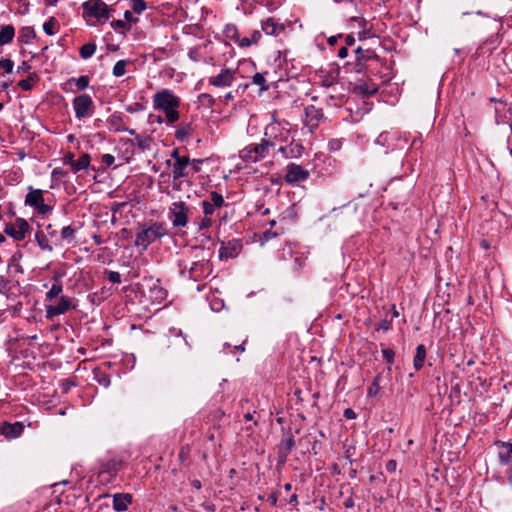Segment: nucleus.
<instances>
[{
  "instance_id": "1",
  "label": "nucleus",
  "mask_w": 512,
  "mask_h": 512,
  "mask_svg": "<svg viewBox=\"0 0 512 512\" xmlns=\"http://www.w3.org/2000/svg\"><path fill=\"white\" fill-rule=\"evenodd\" d=\"M152 104L154 110L164 113L167 124L172 125L180 119L181 99L172 90L162 89L156 92L152 97Z\"/></svg>"
},
{
  "instance_id": "2",
  "label": "nucleus",
  "mask_w": 512,
  "mask_h": 512,
  "mask_svg": "<svg viewBox=\"0 0 512 512\" xmlns=\"http://www.w3.org/2000/svg\"><path fill=\"white\" fill-rule=\"evenodd\" d=\"M264 136L277 150L289 142L291 136L290 123L272 115V121L266 125Z\"/></svg>"
},
{
  "instance_id": "3",
  "label": "nucleus",
  "mask_w": 512,
  "mask_h": 512,
  "mask_svg": "<svg viewBox=\"0 0 512 512\" xmlns=\"http://www.w3.org/2000/svg\"><path fill=\"white\" fill-rule=\"evenodd\" d=\"M83 17L88 25L90 19H95L96 23L103 24L110 19L111 8L102 0H87L82 4Z\"/></svg>"
},
{
  "instance_id": "4",
  "label": "nucleus",
  "mask_w": 512,
  "mask_h": 512,
  "mask_svg": "<svg viewBox=\"0 0 512 512\" xmlns=\"http://www.w3.org/2000/svg\"><path fill=\"white\" fill-rule=\"evenodd\" d=\"M167 234V229L164 223L153 222L148 227L141 228L136 234L134 245L141 247L143 251L158 239H161Z\"/></svg>"
},
{
  "instance_id": "5",
  "label": "nucleus",
  "mask_w": 512,
  "mask_h": 512,
  "mask_svg": "<svg viewBox=\"0 0 512 512\" xmlns=\"http://www.w3.org/2000/svg\"><path fill=\"white\" fill-rule=\"evenodd\" d=\"M276 149L265 136L258 144H251L240 151V157L247 162H258L270 155Z\"/></svg>"
},
{
  "instance_id": "6",
  "label": "nucleus",
  "mask_w": 512,
  "mask_h": 512,
  "mask_svg": "<svg viewBox=\"0 0 512 512\" xmlns=\"http://www.w3.org/2000/svg\"><path fill=\"white\" fill-rule=\"evenodd\" d=\"M25 205L32 207L40 215H48L52 212V206L45 203L44 191L29 187V192L25 197Z\"/></svg>"
},
{
  "instance_id": "7",
  "label": "nucleus",
  "mask_w": 512,
  "mask_h": 512,
  "mask_svg": "<svg viewBox=\"0 0 512 512\" xmlns=\"http://www.w3.org/2000/svg\"><path fill=\"white\" fill-rule=\"evenodd\" d=\"M189 206L184 201L173 202L169 207V219L175 228H184L188 224Z\"/></svg>"
},
{
  "instance_id": "8",
  "label": "nucleus",
  "mask_w": 512,
  "mask_h": 512,
  "mask_svg": "<svg viewBox=\"0 0 512 512\" xmlns=\"http://www.w3.org/2000/svg\"><path fill=\"white\" fill-rule=\"evenodd\" d=\"M168 166L172 168V182L175 190H180L181 179L191 177L190 158L183 161L173 162L166 161Z\"/></svg>"
},
{
  "instance_id": "9",
  "label": "nucleus",
  "mask_w": 512,
  "mask_h": 512,
  "mask_svg": "<svg viewBox=\"0 0 512 512\" xmlns=\"http://www.w3.org/2000/svg\"><path fill=\"white\" fill-rule=\"evenodd\" d=\"M72 104L77 119L90 117L93 113L94 103L88 94H81L75 97Z\"/></svg>"
},
{
  "instance_id": "10",
  "label": "nucleus",
  "mask_w": 512,
  "mask_h": 512,
  "mask_svg": "<svg viewBox=\"0 0 512 512\" xmlns=\"http://www.w3.org/2000/svg\"><path fill=\"white\" fill-rule=\"evenodd\" d=\"M72 308H75L73 299L67 296H61L57 304H45V316L47 319L51 320L56 316L65 314Z\"/></svg>"
},
{
  "instance_id": "11",
  "label": "nucleus",
  "mask_w": 512,
  "mask_h": 512,
  "mask_svg": "<svg viewBox=\"0 0 512 512\" xmlns=\"http://www.w3.org/2000/svg\"><path fill=\"white\" fill-rule=\"evenodd\" d=\"M29 229L30 226L25 219L17 218L15 222L6 224L4 232L14 240L22 241L25 239Z\"/></svg>"
},
{
  "instance_id": "12",
  "label": "nucleus",
  "mask_w": 512,
  "mask_h": 512,
  "mask_svg": "<svg viewBox=\"0 0 512 512\" xmlns=\"http://www.w3.org/2000/svg\"><path fill=\"white\" fill-rule=\"evenodd\" d=\"M323 117L324 114L321 108L314 105H309L305 108L304 126L308 129L309 133H314Z\"/></svg>"
},
{
  "instance_id": "13",
  "label": "nucleus",
  "mask_w": 512,
  "mask_h": 512,
  "mask_svg": "<svg viewBox=\"0 0 512 512\" xmlns=\"http://www.w3.org/2000/svg\"><path fill=\"white\" fill-rule=\"evenodd\" d=\"M235 70L224 68L219 74L208 78V83L216 88H226L232 86L236 80Z\"/></svg>"
},
{
  "instance_id": "14",
  "label": "nucleus",
  "mask_w": 512,
  "mask_h": 512,
  "mask_svg": "<svg viewBox=\"0 0 512 512\" xmlns=\"http://www.w3.org/2000/svg\"><path fill=\"white\" fill-rule=\"evenodd\" d=\"M225 205L224 197L217 191H212L209 194V199L201 202L203 214L211 217L217 209H220Z\"/></svg>"
},
{
  "instance_id": "15",
  "label": "nucleus",
  "mask_w": 512,
  "mask_h": 512,
  "mask_svg": "<svg viewBox=\"0 0 512 512\" xmlns=\"http://www.w3.org/2000/svg\"><path fill=\"white\" fill-rule=\"evenodd\" d=\"M309 177V171L304 169L302 166L290 163L286 168L285 182L288 184H295L301 181L307 180Z\"/></svg>"
},
{
  "instance_id": "16",
  "label": "nucleus",
  "mask_w": 512,
  "mask_h": 512,
  "mask_svg": "<svg viewBox=\"0 0 512 512\" xmlns=\"http://www.w3.org/2000/svg\"><path fill=\"white\" fill-rule=\"evenodd\" d=\"M212 272V265L208 260H200L194 262L189 269V278L194 281H199Z\"/></svg>"
},
{
  "instance_id": "17",
  "label": "nucleus",
  "mask_w": 512,
  "mask_h": 512,
  "mask_svg": "<svg viewBox=\"0 0 512 512\" xmlns=\"http://www.w3.org/2000/svg\"><path fill=\"white\" fill-rule=\"evenodd\" d=\"M121 460L109 459L101 464L99 476L102 480L111 481L114 479L120 469Z\"/></svg>"
},
{
  "instance_id": "18",
  "label": "nucleus",
  "mask_w": 512,
  "mask_h": 512,
  "mask_svg": "<svg viewBox=\"0 0 512 512\" xmlns=\"http://www.w3.org/2000/svg\"><path fill=\"white\" fill-rule=\"evenodd\" d=\"M303 152V145L300 142H296L294 140H289V142L284 146L278 147V153H280L284 159L299 158L302 156Z\"/></svg>"
},
{
  "instance_id": "19",
  "label": "nucleus",
  "mask_w": 512,
  "mask_h": 512,
  "mask_svg": "<svg viewBox=\"0 0 512 512\" xmlns=\"http://www.w3.org/2000/svg\"><path fill=\"white\" fill-rule=\"evenodd\" d=\"M24 431V425L22 422H4L0 427V434L6 439L12 440L20 437Z\"/></svg>"
},
{
  "instance_id": "20",
  "label": "nucleus",
  "mask_w": 512,
  "mask_h": 512,
  "mask_svg": "<svg viewBox=\"0 0 512 512\" xmlns=\"http://www.w3.org/2000/svg\"><path fill=\"white\" fill-rule=\"evenodd\" d=\"M108 127L113 132H128L130 135H135V129L126 127L123 117L120 114L114 113L107 119Z\"/></svg>"
},
{
  "instance_id": "21",
  "label": "nucleus",
  "mask_w": 512,
  "mask_h": 512,
  "mask_svg": "<svg viewBox=\"0 0 512 512\" xmlns=\"http://www.w3.org/2000/svg\"><path fill=\"white\" fill-rule=\"evenodd\" d=\"M261 28L265 34L272 36H278L285 30V26L273 17L263 20L261 22Z\"/></svg>"
},
{
  "instance_id": "22",
  "label": "nucleus",
  "mask_w": 512,
  "mask_h": 512,
  "mask_svg": "<svg viewBox=\"0 0 512 512\" xmlns=\"http://www.w3.org/2000/svg\"><path fill=\"white\" fill-rule=\"evenodd\" d=\"M112 498L113 509L117 512L126 511L128 506L132 503V495L129 493H116Z\"/></svg>"
},
{
  "instance_id": "23",
  "label": "nucleus",
  "mask_w": 512,
  "mask_h": 512,
  "mask_svg": "<svg viewBox=\"0 0 512 512\" xmlns=\"http://www.w3.org/2000/svg\"><path fill=\"white\" fill-rule=\"evenodd\" d=\"M354 91L361 95L370 96L378 91V86L372 81L358 80L354 84Z\"/></svg>"
},
{
  "instance_id": "24",
  "label": "nucleus",
  "mask_w": 512,
  "mask_h": 512,
  "mask_svg": "<svg viewBox=\"0 0 512 512\" xmlns=\"http://www.w3.org/2000/svg\"><path fill=\"white\" fill-rule=\"evenodd\" d=\"M261 32L259 30H254L251 32L250 36L247 37H241L239 38V40L237 41V45L238 47L242 48V49H245V48H248L252 45H256L259 43L260 39H261Z\"/></svg>"
},
{
  "instance_id": "25",
  "label": "nucleus",
  "mask_w": 512,
  "mask_h": 512,
  "mask_svg": "<svg viewBox=\"0 0 512 512\" xmlns=\"http://www.w3.org/2000/svg\"><path fill=\"white\" fill-rule=\"evenodd\" d=\"M15 37V28L11 24L0 26V47L10 44Z\"/></svg>"
},
{
  "instance_id": "26",
  "label": "nucleus",
  "mask_w": 512,
  "mask_h": 512,
  "mask_svg": "<svg viewBox=\"0 0 512 512\" xmlns=\"http://www.w3.org/2000/svg\"><path fill=\"white\" fill-rule=\"evenodd\" d=\"M426 347L423 344H419L416 347V354L413 359V367L416 371L423 368L426 359Z\"/></svg>"
},
{
  "instance_id": "27",
  "label": "nucleus",
  "mask_w": 512,
  "mask_h": 512,
  "mask_svg": "<svg viewBox=\"0 0 512 512\" xmlns=\"http://www.w3.org/2000/svg\"><path fill=\"white\" fill-rule=\"evenodd\" d=\"M134 136L135 138L133 140L128 141L135 144L141 151L151 150L153 139L150 136H142L139 134H135Z\"/></svg>"
},
{
  "instance_id": "28",
  "label": "nucleus",
  "mask_w": 512,
  "mask_h": 512,
  "mask_svg": "<svg viewBox=\"0 0 512 512\" xmlns=\"http://www.w3.org/2000/svg\"><path fill=\"white\" fill-rule=\"evenodd\" d=\"M237 248H238L237 243H233V244L229 243L228 245H225L224 243H222V245L219 249V257L221 259L234 258L237 256V253H238Z\"/></svg>"
},
{
  "instance_id": "29",
  "label": "nucleus",
  "mask_w": 512,
  "mask_h": 512,
  "mask_svg": "<svg viewBox=\"0 0 512 512\" xmlns=\"http://www.w3.org/2000/svg\"><path fill=\"white\" fill-rule=\"evenodd\" d=\"M193 132V128L190 123H181L175 130V138L179 141H184Z\"/></svg>"
},
{
  "instance_id": "30",
  "label": "nucleus",
  "mask_w": 512,
  "mask_h": 512,
  "mask_svg": "<svg viewBox=\"0 0 512 512\" xmlns=\"http://www.w3.org/2000/svg\"><path fill=\"white\" fill-rule=\"evenodd\" d=\"M38 81L39 76L36 73H30L26 79H22L18 82V86L24 91H30Z\"/></svg>"
},
{
  "instance_id": "31",
  "label": "nucleus",
  "mask_w": 512,
  "mask_h": 512,
  "mask_svg": "<svg viewBox=\"0 0 512 512\" xmlns=\"http://www.w3.org/2000/svg\"><path fill=\"white\" fill-rule=\"evenodd\" d=\"M91 157L88 153L82 154L75 162L72 163V169L74 172L85 170L89 167Z\"/></svg>"
},
{
  "instance_id": "32",
  "label": "nucleus",
  "mask_w": 512,
  "mask_h": 512,
  "mask_svg": "<svg viewBox=\"0 0 512 512\" xmlns=\"http://www.w3.org/2000/svg\"><path fill=\"white\" fill-rule=\"evenodd\" d=\"M35 36L36 34L33 27L26 26L20 30L18 40L21 43L28 44L35 38Z\"/></svg>"
},
{
  "instance_id": "33",
  "label": "nucleus",
  "mask_w": 512,
  "mask_h": 512,
  "mask_svg": "<svg viewBox=\"0 0 512 512\" xmlns=\"http://www.w3.org/2000/svg\"><path fill=\"white\" fill-rule=\"evenodd\" d=\"M267 74L268 72L255 73L252 77V83L260 87V92H265L269 89L266 79Z\"/></svg>"
},
{
  "instance_id": "34",
  "label": "nucleus",
  "mask_w": 512,
  "mask_h": 512,
  "mask_svg": "<svg viewBox=\"0 0 512 512\" xmlns=\"http://www.w3.org/2000/svg\"><path fill=\"white\" fill-rule=\"evenodd\" d=\"M223 33L227 39L230 41H233L235 44L240 38V33L238 31V28L235 24H227L224 27Z\"/></svg>"
},
{
  "instance_id": "35",
  "label": "nucleus",
  "mask_w": 512,
  "mask_h": 512,
  "mask_svg": "<svg viewBox=\"0 0 512 512\" xmlns=\"http://www.w3.org/2000/svg\"><path fill=\"white\" fill-rule=\"evenodd\" d=\"M63 291L62 284L56 280L55 283L51 286V288L47 291L45 295L46 301H52L54 298L58 297Z\"/></svg>"
},
{
  "instance_id": "36",
  "label": "nucleus",
  "mask_w": 512,
  "mask_h": 512,
  "mask_svg": "<svg viewBox=\"0 0 512 512\" xmlns=\"http://www.w3.org/2000/svg\"><path fill=\"white\" fill-rule=\"evenodd\" d=\"M35 239H36L39 247L42 250L48 251V252H51L53 250L52 246L49 243L47 236L42 231H38L35 234Z\"/></svg>"
},
{
  "instance_id": "37",
  "label": "nucleus",
  "mask_w": 512,
  "mask_h": 512,
  "mask_svg": "<svg viewBox=\"0 0 512 512\" xmlns=\"http://www.w3.org/2000/svg\"><path fill=\"white\" fill-rule=\"evenodd\" d=\"M131 64L130 60H119L115 63L112 73L115 77H121L126 73L127 65Z\"/></svg>"
},
{
  "instance_id": "38",
  "label": "nucleus",
  "mask_w": 512,
  "mask_h": 512,
  "mask_svg": "<svg viewBox=\"0 0 512 512\" xmlns=\"http://www.w3.org/2000/svg\"><path fill=\"white\" fill-rule=\"evenodd\" d=\"M96 51V44L89 42L80 47L79 53L81 58L88 59L93 56Z\"/></svg>"
},
{
  "instance_id": "39",
  "label": "nucleus",
  "mask_w": 512,
  "mask_h": 512,
  "mask_svg": "<svg viewBox=\"0 0 512 512\" xmlns=\"http://www.w3.org/2000/svg\"><path fill=\"white\" fill-rule=\"evenodd\" d=\"M355 53L357 55V61L359 62L377 58V55L374 53V51L370 49L363 50L361 47H358L355 50Z\"/></svg>"
},
{
  "instance_id": "40",
  "label": "nucleus",
  "mask_w": 512,
  "mask_h": 512,
  "mask_svg": "<svg viewBox=\"0 0 512 512\" xmlns=\"http://www.w3.org/2000/svg\"><path fill=\"white\" fill-rule=\"evenodd\" d=\"M76 230L71 226H64L61 229V239L66 241L68 244L74 242Z\"/></svg>"
},
{
  "instance_id": "41",
  "label": "nucleus",
  "mask_w": 512,
  "mask_h": 512,
  "mask_svg": "<svg viewBox=\"0 0 512 512\" xmlns=\"http://www.w3.org/2000/svg\"><path fill=\"white\" fill-rule=\"evenodd\" d=\"M295 445V441L292 436L283 439L280 444V451L283 454V457L286 458V456L290 453V451L293 449Z\"/></svg>"
},
{
  "instance_id": "42",
  "label": "nucleus",
  "mask_w": 512,
  "mask_h": 512,
  "mask_svg": "<svg viewBox=\"0 0 512 512\" xmlns=\"http://www.w3.org/2000/svg\"><path fill=\"white\" fill-rule=\"evenodd\" d=\"M14 68V62L9 58L0 59V75L12 73Z\"/></svg>"
},
{
  "instance_id": "43",
  "label": "nucleus",
  "mask_w": 512,
  "mask_h": 512,
  "mask_svg": "<svg viewBox=\"0 0 512 512\" xmlns=\"http://www.w3.org/2000/svg\"><path fill=\"white\" fill-rule=\"evenodd\" d=\"M502 447L506 448V452H499V459L502 464H508L512 456V443H502Z\"/></svg>"
},
{
  "instance_id": "44",
  "label": "nucleus",
  "mask_w": 512,
  "mask_h": 512,
  "mask_svg": "<svg viewBox=\"0 0 512 512\" xmlns=\"http://www.w3.org/2000/svg\"><path fill=\"white\" fill-rule=\"evenodd\" d=\"M74 82L78 90H85L89 86V77L86 75L80 76L79 78H71L67 84Z\"/></svg>"
},
{
  "instance_id": "45",
  "label": "nucleus",
  "mask_w": 512,
  "mask_h": 512,
  "mask_svg": "<svg viewBox=\"0 0 512 512\" xmlns=\"http://www.w3.org/2000/svg\"><path fill=\"white\" fill-rule=\"evenodd\" d=\"M130 7L132 12L141 14L147 8V3L144 0H131Z\"/></svg>"
},
{
  "instance_id": "46",
  "label": "nucleus",
  "mask_w": 512,
  "mask_h": 512,
  "mask_svg": "<svg viewBox=\"0 0 512 512\" xmlns=\"http://www.w3.org/2000/svg\"><path fill=\"white\" fill-rule=\"evenodd\" d=\"M56 26L57 22L55 18L52 17L43 24V30L47 35H54L57 32Z\"/></svg>"
},
{
  "instance_id": "47",
  "label": "nucleus",
  "mask_w": 512,
  "mask_h": 512,
  "mask_svg": "<svg viewBox=\"0 0 512 512\" xmlns=\"http://www.w3.org/2000/svg\"><path fill=\"white\" fill-rule=\"evenodd\" d=\"M380 380H381V375L375 376L371 386L368 389V392H367L368 396L377 395V393L380 391Z\"/></svg>"
},
{
  "instance_id": "48",
  "label": "nucleus",
  "mask_w": 512,
  "mask_h": 512,
  "mask_svg": "<svg viewBox=\"0 0 512 512\" xmlns=\"http://www.w3.org/2000/svg\"><path fill=\"white\" fill-rule=\"evenodd\" d=\"M196 224H197L198 230L201 231V230L210 228L213 224V221H212L211 217L204 215V217L202 219H200Z\"/></svg>"
},
{
  "instance_id": "49",
  "label": "nucleus",
  "mask_w": 512,
  "mask_h": 512,
  "mask_svg": "<svg viewBox=\"0 0 512 512\" xmlns=\"http://www.w3.org/2000/svg\"><path fill=\"white\" fill-rule=\"evenodd\" d=\"M203 162V159H190L191 176L201 171V165L203 164Z\"/></svg>"
},
{
  "instance_id": "50",
  "label": "nucleus",
  "mask_w": 512,
  "mask_h": 512,
  "mask_svg": "<svg viewBox=\"0 0 512 512\" xmlns=\"http://www.w3.org/2000/svg\"><path fill=\"white\" fill-rule=\"evenodd\" d=\"M105 275L112 283L119 284L121 282V275L119 272L106 270Z\"/></svg>"
},
{
  "instance_id": "51",
  "label": "nucleus",
  "mask_w": 512,
  "mask_h": 512,
  "mask_svg": "<svg viewBox=\"0 0 512 512\" xmlns=\"http://www.w3.org/2000/svg\"><path fill=\"white\" fill-rule=\"evenodd\" d=\"M382 355H383L384 360L388 364L391 365L394 363L395 353L392 349H390V348L382 349Z\"/></svg>"
},
{
  "instance_id": "52",
  "label": "nucleus",
  "mask_w": 512,
  "mask_h": 512,
  "mask_svg": "<svg viewBox=\"0 0 512 512\" xmlns=\"http://www.w3.org/2000/svg\"><path fill=\"white\" fill-rule=\"evenodd\" d=\"M189 454H190V448L188 445H184L180 448L178 458H179V461L181 464H183L187 460V458L189 457Z\"/></svg>"
},
{
  "instance_id": "53",
  "label": "nucleus",
  "mask_w": 512,
  "mask_h": 512,
  "mask_svg": "<svg viewBox=\"0 0 512 512\" xmlns=\"http://www.w3.org/2000/svg\"><path fill=\"white\" fill-rule=\"evenodd\" d=\"M111 26L115 31L124 32L127 29V24L124 20H114Z\"/></svg>"
},
{
  "instance_id": "54",
  "label": "nucleus",
  "mask_w": 512,
  "mask_h": 512,
  "mask_svg": "<svg viewBox=\"0 0 512 512\" xmlns=\"http://www.w3.org/2000/svg\"><path fill=\"white\" fill-rule=\"evenodd\" d=\"M97 382L104 387H108L111 383L110 377L104 373L97 375Z\"/></svg>"
},
{
  "instance_id": "55",
  "label": "nucleus",
  "mask_w": 512,
  "mask_h": 512,
  "mask_svg": "<svg viewBox=\"0 0 512 512\" xmlns=\"http://www.w3.org/2000/svg\"><path fill=\"white\" fill-rule=\"evenodd\" d=\"M171 158L174 159V162L183 161L185 159L190 158L187 155H180L179 149L175 148L171 152Z\"/></svg>"
},
{
  "instance_id": "56",
  "label": "nucleus",
  "mask_w": 512,
  "mask_h": 512,
  "mask_svg": "<svg viewBox=\"0 0 512 512\" xmlns=\"http://www.w3.org/2000/svg\"><path fill=\"white\" fill-rule=\"evenodd\" d=\"M199 98L202 102L207 103L209 106H213L215 104V99L208 93H202Z\"/></svg>"
},
{
  "instance_id": "57",
  "label": "nucleus",
  "mask_w": 512,
  "mask_h": 512,
  "mask_svg": "<svg viewBox=\"0 0 512 512\" xmlns=\"http://www.w3.org/2000/svg\"><path fill=\"white\" fill-rule=\"evenodd\" d=\"M115 157L112 154H103L101 157V162L106 166H111L114 164Z\"/></svg>"
},
{
  "instance_id": "58",
  "label": "nucleus",
  "mask_w": 512,
  "mask_h": 512,
  "mask_svg": "<svg viewBox=\"0 0 512 512\" xmlns=\"http://www.w3.org/2000/svg\"><path fill=\"white\" fill-rule=\"evenodd\" d=\"M280 233L279 232H272V231H265L263 234H262V237H261V240L262 241H270L271 239L277 237Z\"/></svg>"
},
{
  "instance_id": "59",
  "label": "nucleus",
  "mask_w": 512,
  "mask_h": 512,
  "mask_svg": "<svg viewBox=\"0 0 512 512\" xmlns=\"http://www.w3.org/2000/svg\"><path fill=\"white\" fill-rule=\"evenodd\" d=\"M341 146H342V143L338 139H332L328 143V147L331 151H337L341 148Z\"/></svg>"
},
{
  "instance_id": "60",
  "label": "nucleus",
  "mask_w": 512,
  "mask_h": 512,
  "mask_svg": "<svg viewBox=\"0 0 512 512\" xmlns=\"http://www.w3.org/2000/svg\"><path fill=\"white\" fill-rule=\"evenodd\" d=\"M390 328H391V322L387 321V320L380 321L376 326V330L388 331Z\"/></svg>"
},
{
  "instance_id": "61",
  "label": "nucleus",
  "mask_w": 512,
  "mask_h": 512,
  "mask_svg": "<svg viewBox=\"0 0 512 512\" xmlns=\"http://www.w3.org/2000/svg\"><path fill=\"white\" fill-rule=\"evenodd\" d=\"M386 471L389 472V473H393L396 471L397 469V462L395 460H389L387 463H386Z\"/></svg>"
},
{
  "instance_id": "62",
  "label": "nucleus",
  "mask_w": 512,
  "mask_h": 512,
  "mask_svg": "<svg viewBox=\"0 0 512 512\" xmlns=\"http://www.w3.org/2000/svg\"><path fill=\"white\" fill-rule=\"evenodd\" d=\"M31 69V65L27 61H23L18 67L17 72H28Z\"/></svg>"
},
{
  "instance_id": "63",
  "label": "nucleus",
  "mask_w": 512,
  "mask_h": 512,
  "mask_svg": "<svg viewBox=\"0 0 512 512\" xmlns=\"http://www.w3.org/2000/svg\"><path fill=\"white\" fill-rule=\"evenodd\" d=\"M343 416L346 419H355L356 418V413H355V411L353 409L347 408V409L344 410Z\"/></svg>"
},
{
  "instance_id": "64",
  "label": "nucleus",
  "mask_w": 512,
  "mask_h": 512,
  "mask_svg": "<svg viewBox=\"0 0 512 512\" xmlns=\"http://www.w3.org/2000/svg\"><path fill=\"white\" fill-rule=\"evenodd\" d=\"M267 500L271 503V505L275 506L278 501V496L275 492H273L268 496Z\"/></svg>"
}]
</instances>
